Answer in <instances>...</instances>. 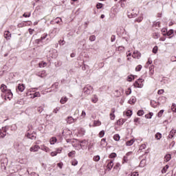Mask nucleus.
<instances>
[{"instance_id": "obj_12", "label": "nucleus", "mask_w": 176, "mask_h": 176, "mask_svg": "<svg viewBox=\"0 0 176 176\" xmlns=\"http://www.w3.org/2000/svg\"><path fill=\"white\" fill-rule=\"evenodd\" d=\"M135 78H137V76L131 74L127 76L126 80H127V82H133V80H134V79H135Z\"/></svg>"}, {"instance_id": "obj_41", "label": "nucleus", "mask_w": 176, "mask_h": 176, "mask_svg": "<svg viewBox=\"0 0 176 176\" xmlns=\"http://www.w3.org/2000/svg\"><path fill=\"white\" fill-rule=\"evenodd\" d=\"M89 41L91 42H94L96 41V36L95 35H91L89 36Z\"/></svg>"}, {"instance_id": "obj_45", "label": "nucleus", "mask_w": 176, "mask_h": 176, "mask_svg": "<svg viewBox=\"0 0 176 176\" xmlns=\"http://www.w3.org/2000/svg\"><path fill=\"white\" fill-rule=\"evenodd\" d=\"M153 27H160V22H153Z\"/></svg>"}, {"instance_id": "obj_16", "label": "nucleus", "mask_w": 176, "mask_h": 176, "mask_svg": "<svg viewBox=\"0 0 176 176\" xmlns=\"http://www.w3.org/2000/svg\"><path fill=\"white\" fill-rule=\"evenodd\" d=\"M15 107H19V105H24V100L19 99L16 103H14Z\"/></svg>"}, {"instance_id": "obj_3", "label": "nucleus", "mask_w": 176, "mask_h": 176, "mask_svg": "<svg viewBox=\"0 0 176 176\" xmlns=\"http://www.w3.org/2000/svg\"><path fill=\"white\" fill-rule=\"evenodd\" d=\"M9 130V127L4 126L0 129V138H5L6 137V132Z\"/></svg>"}, {"instance_id": "obj_52", "label": "nucleus", "mask_w": 176, "mask_h": 176, "mask_svg": "<svg viewBox=\"0 0 176 176\" xmlns=\"http://www.w3.org/2000/svg\"><path fill=\"white\" fill-rule=\"evenodd\" d=\"M109 116H110L111 120H115V114H113V113H111Z\"/></svg>"}, {"instance_id": "obj_57", "label": "nucleus", "mask_w": 176, "mask_h": 176, "mask_svg": "<svg viewBox=\"0 0 176 176\" xmlns=\"http://www.w3.org/2000/svg\"><path fill=\"white\" fill-rule=\"evenodd\" d=\"M94 125L95 126H101V122L100 121H94Z\"/></svg>"}, {"instance_id": "obj_50", "label": "nucleus", "mask_w": 176, "mask_h": 176, "mask_svg": "<svg viewBox=\"0 0 176 176\" xmlns=\"http://www.w3.org/2000/svg\"><path fill=\"white\" fill-rule=\"evenodd\" d=\"M144 110H139L138 111V116H142V115H144Z\"/></svg>"}, {"instance_id": "obj_18", "label": "nucleus", "mask_w": 176, "mask_h": 176, "mask_svg": "<svg viewBox=\"0 0 176 176\" xmlns=\"http://www.w3.org/2000/svg\"><path fill=\"white\" fill-rule=\"evenodd\" d=\"M27 137H28V138H30V140H35V138H36V136H35V133H28Z\"/></svg>"}, {"instance_id": "obj_10", "label": "nucleus", "mask_w": 176, "mask_h": 176, "mask_svg": "<svg viewBox=\"0 0 176 176\" xmlns=\"http://www.w3.org/2000/svg\"><path fill=\"white\" fill-rule=\"evenodd\" d=\"M80 146L81 149H87V142L86 140H84L80 142Z\"/></svg>"}, {"instance_id": "obj_43", "label": "nucleus", "mask_w": 176, "mask_h": 176, "mask_svg": "<svg viewBox=\"0 0 176 176\" xmlns=\"http://www.w3.org/2000/svg\"><path fill=\"white\" fill-rule=\"evenodd\" d=\"M163 113H164V110H161V111L157 113V117H158V118H162V116H163Z\"/></svg>"}, {"instance_id": "obj_32", "label": "nucleus", "mask_w": 176, "mask_h": 176, "mask_svg": "<svg viewBox=\"0 0 176 176\" xmlns=\"http://www.w3.org/2000/svg\"><path fill=\"white\" fill-rule=\"evenodd\" d=\"M113 140L115 141H119L120 140V136L119 135V134L114 135Z\"/></svg>"}, {"instance_id": "obj_15", "label": "nucleus", "mask_w": 176, "mask_h": 176, "mask_svg": "<svg viewBox=\"0 0 176 176\" xmlns=\"http://www.w3.org/2000/svg\"><path fill=\"white\" fill-rule=\"evenodd\" d=\"M175 133H176V130L175 129H172L170 131V133L168 136V138H174V135H175Z\"/></svg>"}, {"instance_id": "obj_54", "label": "nucleus", "mask_w": 176, "mask_h": 176, "mask_svg": "<svg viewBox=\"0 0 176 176\" xmlns=\"http://www.w3.org/2000/svg\"><path fill=\"white\" fill-rule=\"evenodd\" d=\"M23 17H25V18H27V17H31V13H30V12H29L28 14L24 13V14H23Z\"/></svg>"}, {"instance_id": "obj_48", "label": "nucleus", "mask_w": 176, "mask_h": 176, "mask_svg": "<svg viewBox=\"0 0 176 176\" xmlns=\"http://www.w3.org/2000/svg\"><path fill=\"white\" fill-rule=\"evenodd\" d=\"M58 43L60 46H64V45H65V41L64 40H59Z\"/></svg>"}, {"instance_id": "obj_28", "label": "nucleus", "mask_w": 176, "mask_h": 176, "mask_svg": "<svg viewBox=\"0 0 176 176\" xmlns=\"http://www.w3.org/2000/svg\"><path fill=\"white\" fill-rule=\"evenodd\" d=\"M67 101H68V98H67V97H63L60 99V104H65V102H67Z\"/></svg>"}, {"instance_id": "obj_30", "label": "nucleus", "mask_w": 176, "mask_h": 176, "mask_svg": "<svg viewBox=\"0 0 176 176\" xmlns=\"http://www.w3.org/2000/svg\"><path fill=\"white\" fill-rule=\"evenodd\" d=\"M91 101L92 102H94V104H96V102L98 101V97H97V96L95 95L94 98H92Z\"/></svg>"}, {"instance_id": "obj_62", "label": "nucleus", "mask_w": 176, "mask_h": 176, "mask_svg": "<svg viewBox=\"0 0 176 176\" xmlns=\"http://www.w3.org/2000/svg\"><path fill=\"white\" fill-rule=\"evenodd\" d=\"M162 35H163V34H166V32H167V28H163V29H162Z\"/></svg>"}, {"instance_id": "obj_53", "label": "nucleus", "mask_w": 176, "mask_h": 176, "mask_svg": "<svg viewBox=\"0 0 176 176\" xmlns=\"http://www.w3.org/2000/svg\"><path fill=\"white\" fill-rule=\"evenodd\" d=\"M117 155L116 153H112L110 155L109 157L110 159H113V157H116Z\"/></svg>"}, {"instance_id": "obj_36", "label": "nucleus", "mask_w": 176, "mask_h": 176, "mask_svg": "<svg viewBox=\"0 0 176 176\" xmlns=\"http://www.w3.org/2000/svg\"><path fill=\"white\" fill-rule=\"evenodd\" d=\"M141 69H142V65H139L135 67L136 72H140V71H141Z\"/></svg>"}, {"instance_id": "obj_9", "label": "nucleus", "mask_w": 176, "mask_h": 176, "mask_svg": "<svg viewBox=\"0 0 176 176\" xmlns=\"http://www.w3.org/2000/svg\"><path fill=\"white\" fill-rule=\"evenodd\" d=\"M132 57L139 59L141 57V53L138 51H134Z\"/></svg>"}, {"instance_id": "obj_29", "label": "nucleus", "mask_w": 176, "mask_h": 176, "mask_svg": "<svg viewBox=\"0 0 176 176\" xmlns=\"http://www.w3.org/2000/svg\"><path fill=\"white\" fill-rule=\"evenodd\" d=\"M45 65H47V63H46V62H41L38 63V67L40 68H43Z\"/></svg>"}, {"instance_id": "obj_59", "label": "nucleus", "mask_w": 176, "mask_h": 176, "mask_svg": "<svg viewBox=\"0 0 176 176\" xmlns=\"http://www.w3.org/2000/svg\"><path fill=\"white\" fill-rule=\"evenodd\" d=\"M126 96H129V94H131V89H128L126 91Z\"/></svg>"}, {"instance_id": "obj_64", "label": "nucleus", "mask_w": 176, "mask_h": 176, "mask_svg": "<svg viewBox=\"0 0 176 176\" xmlns=\"http://www.w3.org/2000/svg\"><path fill=\"white\" fill-rule=\"evenodd\" d=\"M170 60L173 61V63L176 61V56H172L170 58Z\"/></svg>"}, {"instance_id": "obj_25", "label": "nucleus", "mask_w": 176, "mask_h": 176, "mask_svg": "<svg viewBox=\"0 0 176 176\" xmlns=\"http://www.w3.org/2000/svg\"><path fill=\"white\" fill-rule=\"evenodd\" d=\"M58 31H60V29L54 28V30L52 31L51 34H54V36H56L57 34H58Z\"/></svg>"}, {"instance_id": "obj_13", "label": "nucleus", "mask_w": 176, "mask_h": 176, "mask_svg": "<svg viewBox=\"0 0 176 176\" xmlns=\"http://www.w3.org/2000/svg\"><path fill=\"white\" fill-rule=\"evenodd\" d=\"M113 167V161H110L107 166V170L108 171H111L112 170V168Z\"/></svg>"}, {"instance_id": "obj_17", "label": "nucleus", "mask_w": 176, "mask_h": 176, "mask_svg": "<svg viewBox=\"0 0 176 176\" xmlns=\"http://www.w3.org/2000/svg\"><path fill=\"white\" fill-rule=\"evenodd\" d=\"M62 134L64 137H65L67 135H71V131H69V129H65V130H63Z\"/></svg>"}, {"instance_id": "obj_40", "label": "nucleus", "mask_w": 176, "mask_h": 176, "mask_svg": "<svg viewBox=\"0 0 176 176\" xmlns=\"http://www.w3.org/2000/svg\"><path fill=\"white\" fill-rule=\"evenodd\" d=\"M94 162H100V155H96L93 158Z\"/></svg>"}, {"instance_id": "obj_55", "label": "nucleus", "mask_w": 176, "mask_h": 176, "mask_svg": "<svg viewBox=\"0 0 176 176\" xmlns=\"http://www.w3.org/2000/svg\"><path fill=\"white\" fill-rule=\"evenodd\" d=\"M106 142H107V139L106 138H103V139L101 140L100 145H105Z\"/></svg>"}, {"instance_id": "obj_31", "label": "nucleus", "mask_w": 176, "mask_h": 176, "mask_svg": "<svg viewBox=\"0 0 176 176\" xmlns=\"http://www.w3.org/2000/svg\"><path fill=\"white\" fill-rule=\"evenodd\" d=\"M125 115L126 116H128L129 118H130V116H131V115H133V111L131 110H128L126 111V112L125 113Z\"/></svg>"}, {"instance_id": "obj_33", "label": "nucleus", "mask_w": 176, "mask_h": 176, "mask_svg": "<svg viewBox=\"0 0 176 176\" xmlns=\"http://www.w3.org/2000/svg\"><path fill=\"white\" fill-rule=\"evenodd\" d=\"M75 153H76V152L75 151H72L69 152L68 153L69 157H72L75 156Z\"/></svg>"}, {"instance_id": "obj_35", "label": "nucleus", "mask_w": 176, "mask_h": 176, "mask_svg": "<svg viewBox=\"0 0 176 176\" xmlns=\"http://www.w3.org/2000/svg\"><path fill=\"white\" fill-rule=\"evenodd\" d=\"M146 163V160H142L140 162V167H144Z\"/></svg>"}, {"instance_id": "obj_14", "label": "nucleus", "mask_w": 176, "mask_h": 176, "mask_svg": "<svg viewBox=\"0 0 176 176\" xmlns=\"http://www.w3.org/2000/svg\"><path fill=\"white\" fill-rule=\"evenodd\" d=\"M40 149H41V151H44V152L50 151V148H49V147L46 146L45 144L41 145Z\"/></svg>"}, {"instance_id": "obj_19", "label": "nucleus", "mask_w": 176, "mask_h": 176, "mask_svg": "<svg viewBox=\"0 0 176 176\" xmlns=\"http://www.w3.org/2000/svg\"><path fill=\"white\" fill-rule=\"evenodd\" d=\"M135 101H137V99L135 98V97L132 96L129 100V104H131V105H133V104H135Z\"/></svg>"}, {"instance_id": "obj_6", "label": "nucleus", "mask_w": 176, "mask_h": 176, "mask_svg": "<svg viewBox=\"0 0 176 176\" xmlns=\"http://www.w3.org/2000/svg\"><path fill=\"white\" fill-rule=\"evenodd\" d=\"M39 149H41V146H39V145H34L32 146L30 148V152H38L39 151Z\"/></svg>"}, {"instance_id": "obj_61", "label": "nucleus", "mask_w": 176, "mask_h": 176, "mask_svg": "<svg viewBox=\"0 0 176 176\" xmlns=\"http://www.w3.org/2000/svg\"><path fill=\"white\" fill-rule=\"evenodd\" d=\"M52 87H55V89H57V87H58V82H55L53 84Z\"/></svg>"}, {"instance_id": "obj_24", "label": "nucleus", "mask_w": 176, "mask_h": 176, "mask_svg": "<svg viewBox=\"0 0 176 176\" xmlns=\"http://www.w3.org/2000/svg\"><path fill=\"white\" fill-rule=\"evenodd\" d=\"M126 122V120L121 118L120 120H118L117 121V124H118L119 126H121L122 124H123L124 122Z\"/></svg>"}, {"instance_id": "obj_63", "label": "nucleus", "mask_w": 176, "mask_h": 176, "mask_svg": "<svg viewBox=\"0 0 176 176\" xmlns=\"http://www.w3.org/2000/svg\"><path fill=\"white\" fill-rule=\"evenodd\" d=\"M51 156H57V152L56 151H52L51 153Z\"/></svg>"}, {"instance_id": "obj_39", "label": "nucleus", "mask_w": 176, "mask_h": 176, "mask_svg": "<svg viewBox=\"0 0 176 176\" xmlns=\"http://www.w3.org/2000/svg\"><path fill=\"white\" fill-rule=\"evenodd\" d=\"M174 145H175V141H172L170 142V144H169V149H173V148H174Z\"/></svg>"}, {"instance_id": "obj_11", "label": "nucleus", "mask_w": 176, "mask_h": 176, "mask_svg": "<svg viewBox=\"0 0 176 176\" xmlns=\"http://www.w3.org/2000/svg\"><path fill=\"white\" fill-rule=\"evenodd\" d=\"M4 38L7 39V41H9L12 38V34H10V32L6 31L4 32Z\"/></svg>"}, {"instance_id": "obj_22", "label": "nucleus", "mask_w": 176, "mask_h": 176, "mask_svg": "<svg viewBox=\"0 0 176 176\" xmlns=\"http://www.w3.org/2000/svg\"><path fill=\"white\" fill-rule=\"evenodd\" d=\"M171 160V154H167L164 157L165 162H170Z\"/></svg>"}, {"instance_id": "obj_38", "label": "nucleus", "mask_w": 176, "mask_h": 176, "mask_svg": "<svg viewBox=\"0 0 176 176\" xmlns=\"http://www.w3.org/2000/svg\"><path fill=\"white\" fill-rule=\"evenodd\" d=\"M155 138H156V140H160L162 138V133H157L155 134Z\"/></svg>"}, {"instance_id": "obj_51", "label": "nucleus", "mask_w": 176, "mask_h": 176, "mask_svg": "<svg viewBox=\"0 0 176 176\" xmlns=\"http://www.w3.org/2000/svg\"><path fill=\"white\" fill-rule=\"evenodd\" d=\"M61 21V18L60 17H57L55 20H54V23H56V24H58V23H60Z\"/></svg>"}, {"instance_id": "obj_27", "label": "nucleus", "mask_w": 176, "mask_h": 176, "mask_svg": "<svg viewBox=\"0 0 176 176\" xmlns=\"http://www.w3.org/2000/svg\"><path fill=\"white\" fill-rule=\"evenodd\" d=\"M168 165H166L162 170V174H166L167 173V170H168Z\"/></svg>"}, {"instance_id": "obj_2", "label": "nucleus", "mask_w": 176, "mask_h": 176, "mask_svg": "<svg viewBox=\"0 0 176 176\" xmlns=\"http://www.w3.org/2000/svg\"><path fill=\"white\" fill-rule=\"evenodd\" d=\"M3 93H6L5 97L6 98H8V100H10L13 97V94L12 93V91L10 89H2Z\"/></svg>"}, {"instance_id": "obj_5", "label": "nucleus", "mask_w": 176, "mask_h": 176, "mask_svg": "<svg viewBox=\"0 0 176 176\" xmlns=\"http://www.w3.org/2000/svg\"><path fill=\"white\" fill-rule=\"evenodd\" d=\"M46 38H47V33H45L43 34L40 38H38V39H36L35 40V43L37 44V45H39V43H42V41L45 39H46Z\"/></svg>"}, {"instance_id": "obj_46", "label": "nucleus", "mask_w": 176, "mask_h": 176, "mask_svg": "<svg viewBox=\"0 0 176 176\" xmlns=\"http://www.w3.org/2000/svg\"><path fill=\"white\" fill-rule=\"evenodd\" d=\"M72 166H78V160H73L72 161Z\"/></svg>"}, {"instance_id": "obj_23", "label": "nucleus", "mask_w": 176, "mask_h": 176, "mask_svg": "<svg viewBox=\"0 0 176 176\" xmlns=\"http://www.w3.org/2000/svg\"><path fill=\"white\" fill-rule=\"evenodd\" d=\"M121 95H122V93L118 89H116L114 91V96H115V97H120Z\"/></svg>"}, {"instance_id": "obj_42", "label": "nucleus", "mask_w": 176, "mask_h": 176, "mask_svg": "<svg viewBox=\"0 0 176 176\" xmlns=\"http://www.w3.org/2000/svg\"><path fill=\"white\" fill-rule=\"evenodd\" d=\"M128 17L129 19H133L134 17H137V14L136 13H135V14L131 13V14H128Z\"/></svg>"}, {"instance_id": "obj_47", "label": "nucleus", "mask_w": 176, "mask_h": 176, "mask_svg": "<svg viewBox=\"0 0 176 176\" xmlns=\"http://www.w3.org/2000/svg\"><path fill=\"white\" fill-rule=\"evenodd\" d=\"M35 97H41V93L35 92L34 94H33V98H35Z\"/></svg>"}, {"instance_id": "obj_60", "label": "nucleus", "mask_w": 176, "mask_h": 176, "mask_svg": "<svg viewBox=\"0 0 176 176\" xmlns=\"http://www.w3.org/2000/svg\"><path fill=\"white\" fill-rule=\"evenodd\" d=\"M155 68V66L152 65L150 67L149 69H150V72L151 74H153V69Z\"/></svg>"}, {"instance_id": "obj_58", "label": "nucleus", "mask_w": 176, "mask_h": 176, "mask_svg": "<svg viewBox=\"0 0 176 176\" xmlns=\"http://www.w3.org/2000/svg\"><path fill=\"white\" fill-rule=\"evenodd\" d=\"M116 40V36L112 35L111 37V42H115Z\"/></svg>"}, {"instance_id": "obj_20", "label": "nucleus", "mask_w": 176, "mask_h": 176, "mask_svg": "<svg viewBox=\"0 0 176 176\" xmlns=\"http://www.w3.org/2000/svg\"><path fill=\"white\" fill-rule=\"evenodd\" d=\"M135 142V140L134 139H131V140H129L126 142V146H131Z\"/></svg>"}, {"instance_id": "obj_34", "label": "nucleus", "mask_w": 176, "mask_h": 176, "mask_svg": "<svg viewBox=\"0 0 176 176\" xmlns=\"http://www.w3.org/2000/svg\"><path fill=\"white\" fill-rule=\"evenodd\" d=\"M142 20H144V16H139L138 18L135 19V21H136L137 23H141Z\"/></svg>"}, {"instance_id": "obj_4", "label": "nucleus", "mask_w": 176, "mask_h": 176, "mask_svg": "<svg viewBox=\"0 0 176 176\" xmlns=\"http://www.w3.org/2000/svg\"><path fill=\"white\" fill-rule=\"evenodd\" d=\"M163 36H168V38L171 39V38L174 37V30H169L165 34H163Z\"/></svg>"}, {"instance_id": "obj_7", "label": "nucleus", "mask_w": 176, "mask_h": 176, "mask_svg": "<svg viewBox=\"0 0 176 176\" xmlns=\"http://www.w3.org/2000/svg\"><path fill=\"white\" fill-rule=\"evenodd\" d=\"M76 120H78V119L74 118H72L71 116L67 117V122L69 124H72V123H75V122H76Z\"/></svg>"}, {"instance_id": "obj_1", "label": "nucleus", "mask_w": 176, "mask_h": 176, "mask_svg": "<svg viewBox=\"0 0 176 176\" xmlns=\"http://www.w3.org/2000/svg\"><path fill=\"white\" fill-rule=\"evenodd\" d=\"M144 82H145V80L140 78L135 81L133 86L138 89H142V87H144Z\"/></svg>"}, {"instance_id": "obj_49", "label": "nucleus", "mask_w": 176, "mask_h": 176, "mask_svg": "<svg viewBox=\"0 0 176 176\" xmlns=\"http://www.w3.org/2000/svg\"><path fill=\"white\" fill-rule=\"evenodd\" d=\"M117 50H118V52H124V47H123V46H119V47L117 48Z\"/></svg>"}, {"instance_id": "obj_37", "label": "nucleus", "mask_w": 176, "mask_h": 176, "mask_svg": "<svg viewBox=\"0 0 176 176\" xmlns=\"http://www.w3.org/2000/svg\"><path fill=\"white\" fill-rule=\"evenodd\" d=\"M157 50H159V48L157 47V45H155L153 48V53L154 54H156L157 53Z\"/></svg>"}, {"instance_id": "obj_26", "label": "nucleus", "mask_w": 176, "mask_h": 176, "mask_svg": "<svg viewBox=\"0 0 176 176\" xmlns=\"http://www.w3.org/2000/svg\"><path fill=\"white\" fill-rule=\"evenodd\" d=\"M16 89H25V85H24L23 83H19L16 86Z\"/></svg>"}, {"instance_id": "obj_8", "label": "nucleus", "mask_w": 176, "mask_h": 176, "mask_svg": "<svg viewBox=\"0 0 176 176\" xmlns=\"http://www.w3.org/2000/svg\"><path fill=\"white\" fill-rule=\"evenodd\" d=\"M36 75L39 78H45V76H46V71L43 70L41 72L36 73Z\"/></svg>"}, {"instance_id": "obj_56", "label": "nucleus", "mask_w": 176, "mask_h": 176, "mask_svg": "<svg viewBox=\"0 0 176 176\" xmlns=\"http://www.w3.org/2000/svg\"><path fill=\"white\" fill-rule=\"evenodd\" d=\"M96 8H97V9H102V3H98L96 5Z\"/></svg>"}, {"instance_id": "obj_21", "label": "nucleus", "mask_w": 176, "mask_h": 176, "mask_svg": "<svg viewBox=\"0 0 176 176\" xmlns=\"http://www.w3.org/2000/svg\"><path fill=\"white\" fill-rule=\"evenodd\" d=\"M57 142V138H52L50 140V143L51 145H54Z\"/></svg>"}, {"instance_id": "obj_44", "label": "nucleus", "mask_w": 176, "mask_h": 176, "mask_svg": "<svg viewBox=\"0 0 176 176\" xmlns=\"http://www.w3.org/2000/svg\"><path fill=\"white\" fill-rule=\"evenodd\" d=\"M104 135H105V131H101L99 133V137L100 138H102V137H104Z\"/></svg>"}]
</instances>
